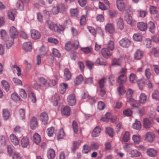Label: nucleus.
Returning a JSON list of instances; mask_svg holds the SVG:
<instances>
[{"instance_id": "38", "label": "nucleus", "mask_w": 159, "mask_h": 159, "mask_svg": "<svg viewBox=\"0 0 159 159\" xmlns=\"http://www.w3.org/2000/svg\"><path fill=\"white\" fill-rule=\"evenodd\" d=\"M70 15L72 17H77L78 15V11L77 8L71 9L70 11Z\"/></svg>"}, {"instance_id": "58", "label": "nucleus", "mask_w": 159, "mask_h": 159, "mask_svg": "<svg viewBox=\"0 0 159 159\" xmlns=\"http://www.w3.org/2000/svg\"><path fill=\"white\" fill-rule=\"evenodd\" d=\"M132 111L129 109H127L123 111L124 115L127 116H131L132 113Z\"/></svg>"}, {"instance_id": "47", "label": "nucleus", "mask_w": 159, "mask_h": 159, "mask_svg": "<svg viewBox=\"0 0 159 159\" xmlns=\"http://www.w3.org/2000/svg\"><path fill=\"white\" fill-rule=\"evenodd\" d=\"M117 89L120 96L123 95L125 93V91L122 84H120V86Z\"/></svg>"}, {"instance_id": "43", "label": "nucleus", "mask_w": 159, "mask_h": 159, "mask_svg": "<svg viewBox=\"0 0 159 159\" xmlns=\"http://www.w3.org/2000/svg\"><path fill=\"white\" fill-rule=\"evenodd\" d=\"M3 115L4 119L7 120L8 119L10 114L9 111L7 109H4L3 111Z\"/></svg>"}, {"instance_id": "48", "label": "nucleus", "mask_w": 159, "mask_h": 159, "mask_svg": "<svg viewBox=\"0 0 159 159\" xmlns=\"http://www.w3.org/2000/svg\"><path fill=\"white\" fill-rule=\"evenodd\" d=\"M132 139L135 144H138L140 142V138L139 136L134 135L132 137Z\"/></svg>"}, {"instance_id": "18", "label": "nucleus", "mask_w": 159, "mask_h": 159, "mask_svg": "<svg viewBox=\"0 0 159 159\" xmlns=\"http://www.w3.org/2000/svg\"><path fill=\"white\" fill-rule=\"evenodd\" d=\"M10 139L11 142L15 145H17L19 143L18 139L14 134H11L10 136Z\"/></svg>"}, {"instance_id": "46", "label": "nucleus", "mask_w": 159, "mask_h": 159, "mask_svg": "<svg viewBox=\"0 0 159 159\" xmlns=\"http://www.w3.org/2000/svg\"><path fill=\"white\" fill-rule=\"evenodd\" d=\"M137 83L139 89L141 90H142L145 86V82L141 79L138 80Z\"/></svg>"}, {"instance_id": "39", "label": "nucleus", "mask_w": 159, "mask_h": 159, "mask_svg": "<svg viewBox=\"0 0 159 159\" xmlns=\"http://www.w3.org/2000/svg\"><path fill=\"white\" fill-rule=\"evenodd\" d=\"M1 84L2 87L7 91H8L9 90V85L6 81L3 80L1 82Z\"/></svg>"}, {"instance_id": "27", "label": "nucleus", "mask_w": 159, "mask_h": 159, "mask_svg": "<svg viewBox=\"0 0 159 159\" xmlns=\"http://www.w3.org/2000/svg\"><path fill=\"white\" fill-rule=\"evenodd\" d=\"M117 6L120 10H122L124 8V3L122 0H117Z\"/></svg>"}, {"instance_id": "34", "label": "nucleus", "mask_w": 159, "mask_h": 159, "mask_svg": "<svg viewBox=\"0 0 159 159\" xmlns=\"http://www.w3.org/2000/svg\"><path fill=\"white\" fill-rule=\"evenodd\" d=\"M33 137L34 143L37 145L41 141L40 135L38 133H35Z\"/></svg>"}, {"instance_id": "59", "label": "nucleus", "mask_w": 159, "mask_h": 159, "mask_svg": "<svg viewBox=\"0 0 159 159\" xmlns=\"http://www.w3.org/2000/svg\"><path fill=\"white\" fill-rule=\"evenodd\" d=\"M90 148L93 150H97L98 148V144L97 143L93 142L91 144Z\"/></svg>"}, {"instance_id": "19", "label": "nucleus", "mask_w": 159, "mask_h": 159, "mask_svg": "<svg viewBox=\"0 0 159 159\" xmlns=\"http://www.w3.org/2000/svg\"><path fill=\"white\" fill-rule=\"evenodd\" d=\"M124 19L127 23L130 24L132 23V17L130 14L126 11L124 15Z\"/></svg>"}, {"instance_id": "37", "label": "nucleus", "mask_w": 159, "mask_h": 159, "mask_svg": "<svg viewBox=\"0 0 159 159\" xmlns=\"http://www.w3.org/2000/svg\"><path fill=\"white\" fill-rule=\"evenodd\" d=\"M65 135V133L63 129H59L57 134V138L58 140L62 139Z\"/></svg>"}, {"instance_id": "61", "label": "nucleus", "mask_w": 159, "mask_h": 159, "mask_svg": "<svg viewBox=\"0 0 159 159\" xmlns=\"http://www.w3.org/2000/svg\"><path fill=\"white\" fill-rule=\"evenodd\" d=\"M106 133L111 137L113 136V130L110 127L106 128Z\"/></svg>"}, {"instance_id": "31", "label": "nucleus", "mask_w": 159, "mask_h": 159, "mask_svg": "<svg viewBox=\"0 0 159 159\" xmlns=\"http://www.w3.org/2000/svg\"><path fill=\"white\" fill-rule=\"evenodd\" d=\"M133 127L134 129H136L140 130L141 128L140 122L139 121L136 120L135 123L133 124Z\"/></svg>"}, {"instance_id": "35", "label": "nucleus", "mask_w": 159, "mask_h": 159, "mask_svg": "<svg viewBox=\"0 0 159 159\" xmlns=\"http://www.w3.org/2000/svg\"><path fill=\"white\" fill-rule=\"evenodd\" d=\"M147 27L148 28L150 32L152 33L154 32L155 26L153 22L150 21L147 25Z\"/></svg>"}, {"instance_id": "11", "label": "nucleus", "mask_w": 159, "mask_h": 159, "mask_svg": "<svg viewBox=\"0 0 159 159\" xmlns=\"http://www.w3.org/2000/svg\"><path fill=\"white\" fill-rule=\"evenodd\" d=\"M137 26L138 29L142 31H146L147 28V25L143 22L138 23Z\"/></svg>"}, {"instance_id": "13", "label": "nucleus", "mask_w": 159, "mask_h": 159, "mask_svg": "<svg viewBox=\"0 0 159 159\" xmlns=\"http://www.w3.org/2000/svg\"><path fill=\"white\" fill-rule=\"evenodd\" d=\"M127 80L126 76L124 75H120L117 80V82L120 84H122L125 82Z\"/></svg>"}, {"instance_id": "25", "label": "nucleus", "mask_w": 159, "mask_h": 159, "mask_svg": "<svg viewBox=\"0 0 159 159\" xmlns=\"http://www.w3.org/2000/svg\"><path fill=\"white\" fill-rule=\"evenodd\" d=\"M64 76L66 80H69L71 78V74L69 70L67 69H65L64 71Z\"/></svg>"}, {"instance_id": "17", "label": "nucleus", "mask_w": 159, "mask_h": 159, "mask_svg": "<svg viewBox=\"0 0 159 159\" xmlns=\"http://www.w3.org/2000/svg\"><path fill=\"white\" fill-rule=\"evenodd\" d=\"M21 144L23 148H27L29 145V142L27 137H24L22 139Z\"/></svg>"}, {"instance_id": "7", "label": "nucleus", "mask_w": 159, "mask_h": 159, "mask_svg": "<svg viewBox=\"0 0 159 159\" xmlns=\"http://www.w3.org/2000/svg\"><path fill=\"white\" fill-rule=\"evenodd\" d=\"M31 36L32 39H39L41 37L40 33L35 30H32L31 31Z\"/></svg>"}, {"instance_id": "28", "label": "nucleus", "mask_w": 159, "mask_h": 159, "mask_svg": "<svg viewBox=\"0 0 159 159\" xmlns=\"http://www.w3.org/2000/svg\"><path fill=\"white\" fill-rule=\"evenodd\" d=\"M130 82L132 83L137 82V77L136 75L133 73L130 74L129 76Z\"/></svg>"}, {"instance_id": "14", "label": "nucleus", "mask_w": 159, "mask_h": 159, "mask_svg": "<svg viewBox=\"0 0 159 159\" xmlns=\"http://www.w3.org/2000/svg\"><path fill=\"white\" fill-rule=\"evenodd\" d=\"M47 23L48 28L52 31L55 32L56 30V27L57 26V24H54L50 20H48L47 21Z\"/></svg>"}, {"instance_id": "33", "label": "nucleus", "mask_w": 159, "mask_h": 159, "mask_svg": "<svg viewBox=\"0 0 159 159\" xmlns=\"http://www.w3.org/2000/svg\"><path fill=\"white\" fill-rule=\"evenodd\" d=\"M121 64V61L120 59L114 58L112 61V66H120Z\"/></svg>"}, {"instance_id": "57", "label": "nucleus", "mask_w": 159, "mask_h": 159, "mask_svg": "<svg viewBox=\"0 0 159 159\" xmlns=\"http://www.w3.org/2000/svg\"><path fill=\"white\" fill-rule=\"evenodd\" d=\"M146 48H149L151 47V41L149 39H147L145 41L144 43Z\"/></svg>"}, {"instance_id": "2", "label": "nucleus", "mask_w": 159, "mask_h": 159, "mask_svg": "<svg viewBox=\"0 0 159 159\" xmlns=\"http://www.w3.org/2000/svg\"><path fill=\"white\" fill-rule=\"evenodd\" d=\"M67 101L69 105L74 106L76 103V99L75 95L72 94L69 95L67 98Z\"/></svg>"}, {"instance_id": "64", "label": "nucleus", "mask_w": 159, "mask_h": 159, "mask_svg": "<svg viewBox=\"0 0 159 159\" xmlns=\"http://www.w3.org/2000/svg\"><path fill=\"white\" fill-rule=\"evenodd\" d=\"M154 55L155 57L159 59V48L158 47L153 48Z\"/></svg>"}, {"instance_id": "50", "label": "nucleus", "mask_w": 159, "mask_h": 159, "mask_svg": "<svg viewBox=\"0 0 159 159\" xmlns=\"http://www.w3.org/2000/svg\"><path fill=\"white\" fill-rule=\"evenodd\" d=\"M152 97L153 99L157 100H159V92L157 90H155L152 94Z\"/></svg>"}, {"instance_id": "60", "label": "nucleus", "mask_w": 159, "mask_h": 159, "mask_svg": "<svg viewBox=\"0 0 159 159\" xmlns=\"http://www.w3.org/2000/svg\"><path fill=\"white\" fill-rule=\"evenodd\" d=\"M72 48L73 45L71 43L70 41H69L65 44V48L67 51L70 50Z\"/></svg>"}, {"instance_id": "36", "label": "nucleus", "mask_w": 159, "mask_h": 159, "mask_svg": "<svg viewBox=\"0 0 159 159\" xmlns=\"http://www.w3.org/2000/svg\"><path fill=\"white\" fill-rule=\"evenodd\" d=\"M67 88V84H66L62 83L60 88V92L61 94H64L65 93L66 89Z\"/></svg>"}, {"instance_id": "44", "label": "nucleus", "mask_w": 159, "mask_h": 159, "mask_svg": "<svg viewBox=\"0 0 159 159\" xmlns=\"http://www.w3.org/2000/svg\"><path fill=\"white\" fill-rule=\"evenodd\" d=\"M81 141L80 140H79L75 142L73 144V148L72 149V151L73 152H75V150L78 148L80 144Z\"/></svg>"}, {"instance_id": "32", "label": "nucleus", "mask_w": 159, "mask_h": 159, "mask_svg": "<svg viewBox=\"0 0 159 159\" xmlns=\"http://www.w3.org/2000/svg\"><path fill=\"white\" fill-rule=\"evenodd\" d=\"M130 103L131 106L133 107L138 108L139 106V102L135 100L134 99L133 100H130L128 101Z\"/></svg>"}, {"instance_id": "10", "label": "nucleus", "mask_w": 159, "mask_h": 159, "mask_svg": "<svg viewBox=\"0 0 159 159\" xmlns=\"http://www.w3.org/2000/svg\"><path fill=\"white\" fill-rule=\"evenodd\" d=\"M23 48L26 52L31 51L32 49L31 43L29 41L25 42L23 44Z\"/></svg>"}, {"instance_id": "53", "label": "nucleus", "mask_w": 159, "mask_h": 159, "mask_svg": "<svg viewBox=\"0 0 159 159\" xmlns=\"http://www.w3.org/2000/svg\"><path fill=\"white\" fill-rule=\"evenodd\" d=\"M145 75L148 80L150 79L151 75V73L150 69L149 68L146 69L144 72Z\"/></svg>"}, {"instance_id": "26", "label": "nucleus", "mask_w": 159, "mask_h": 159, "mask_svg": "<svg viewBox=\"0 0 159 159\" xmlns=\"http://www.w3.org/2000/svg\"><path fill=\"white\" fill-rule=\"evenodd\" d=\"M101 129L98 127L97 126L94 129L92 133L93 137H96L99 135L100 134Z\"/></svg>"}, {"instance_id": "1", "label": "nucleus", "mask_w": 159, "mask_h": 159, "mask_svg": "<svg viewBox=\"0 0 159 159\" xmlns=\"http://www.w3.org/2000/svg\"><path fill=\"white\" fill-rule=\"evenodd\" d=\"M40 118L42 123L44 125L47 124L48 120V114L46 112H43L40 115Z\"/></svg>"}, {"instance_id": "3", "label": "nucleus", "mask_w": 159, "mask_h": 159, "mask_svg": "<svg viewBox=\"0 0 159 159\" xmlns=\"http://www.w3.org/2000/svg\"><path fill=\"white\" fill-rule=\"evenodd\" d=\"M120 45L124 48H128L131 44V41L126 38L121 39L119 42Z\"/></svg>"}, {"instance_id": "24", "label": "nucleus", "mask_w": 159, "mask_h": 159, "mask_svg": "<svg viewBox=\"0 0 159 159\" xmlns=\"http://www.w3.org/2000/svg\"><path fill=\"white\" fill-rule=\"evenodd\" d=\"M61 113L63 115L68 116L70 115V109L67 106L65 107L61 111Z\"/></svg>"}, {"instance_id": "22", "label": "nucleus", "mask_w": 159, "mask_h": 159, "mask_svg": "<svg viewBox=\"0 0 159 159\" xmlns=\"http://www.w3.org/2000/svg\"><path fill=\"white\" fill-rule=\"evenodd\" d=\"M147 97L146 94L144 93H141L139 96V102L142 104H144L147 100Z\"/></svg>"}, {"instance_id": "51", "label": "nucleus", "mask_w": 159, "mask_h": 159, "mask_svg": "<svg viewBox=\"0 0 159 159\" xmlns=\"http://www.w3.org/2000/svg\"><path fill=\"white\" fill-rule=\"evenodd\" d=\"M54 128L51 127L47 129V132L48 135L49 137H52L54 133Z\"/></svg>"}, {"instance_id": "41", "label": "nucleus", "mask_w": 159, "mask_h": 159, "mask_svg": "<svg viewBox=\"0 0 159 159\" xmlns=\"http://www.w3.org/2000/svg\"><path fill=\"white\" fill-rule=\"evenodd\" d=\"M133 39L136 41H141L142 39V36L139 34H135L133 36Z\"/></svg>"}, {"instance_id": "42", "label": "nucleus", "mask_w": 159, "mask_h": 159, "mask_svg": "<svg viewBox=\"0 0 159 159\" xmlns=\"http://www.w3.org/2000/svg\"><path fill=\"white\" fill-rule=\"evenodd\" d=\"M14 41L13 39L9 38V39L6 41V47L7 49H9L11 46L14 43Z\"/></svg>"}, {"instance_id": "8", "label": "nucleus", "mask_w": 159, "mask_h": 159, "mask_svg": "<svg viewBox=\"0 0 159 159\" xmlns=\"http://www.w3.org/2000/svg\"><path fill=\"white\" fill-rule=\"evenodd\" d=\"M147 153L149 156L152 157H155L157 155V151L152 148H149L147 149Z\"/></svg>"}, {"instance_id": "15", "label": "nucleus", "mask_w": 159, "mask_h": 159, "mask_svg": "<svg viewBox=\"0 0 159 159\" xmlns=\"http://www.w3.org/2000/svg\"><path fill=\"white\" fill-rule=\"evenodd\" d=\"M143 126L144 128L149 129L152 126V123L148 119L144 118L143 120Z\"/></svg>"}, {"instance_id": "23", "label": "nucleus", "mask_w": 159, "mask_h": 159, "mask_svg": "<svg viewBox=\"0 0 159 159\" xmlns=\"http://www.w3.org/2000/svg\"><path fill=\"white\" fill-rule=\"evenodd\" d=\"M133 91L131 89H129L127 90L126 93V97L128 99V102L130 100H133Z\"/></svg>"}, {"instance_id": "30", "label": "nucleus", "mask_w": 159, "mask_h": 159, "mask_svg": "<svg viewBox=\"0 0 159 159\" xmlns=\"http://www.w3.org/2000/svg\"><path fill=\"white\" fill-rule=\"evenodd\" d=\"M83 80V78L81 75L77 76L74 80V82L76 85L80 84Z\"/></svg>"}, {"instance_id": "45", "label": "nucleus", "mask_w": 159, "mask_h": 159, "mask_svg": "<svg viewBox=\"0 0 159 159\" xmlns=\"http://www.w3.org/2000/svg\"><path fill=\"white\" fill-rule=\"evenodd\" d=\"M111 114L110 113L107 112L105 115V117L101 119V120L103 122H107L111 117Z\"/></svg>"}, {"instance_id": "29", "label": "nucleus", "mask_w": 159, "mask_h": 159, "mask_svg": "<svg viewBox=\"0 0 159 159\" xmlns=\"http://www.w3.org/2000/svg\"><path fill=\"white\" fill-rule=\"evenodd\" d=\"M55 155L54 151L52 149H49L47 152V157L49 159H53Z\"/></svg>"}, {"instance_id": "5", "label": "nucleus", "mask_w": 159, "mask_h": 159, "mask_svg": "<svg viewBox=\"0 0 159 159\" xmlns=\"http://www.w3.org/2000/svg\"><path fill=\"white\" fill-rule=\"evenodd\" d=\"M155 137V135L152 133L148 132L145 135V139L147 141L151 142L153 141Z\"/></svg>"}, {"instance_id": "62", "label": "nucleus", "mask_w": 159, "mask_h": 159, "mask_svg": "<svg viewBox=\"0 0 159 159\" xmlns=\"http://www.w3.org/2000/svg\"><path fill=\"white\" fill-rule=\"evenodd\" d=\"M109 82L111 85H113L114 82L115 77L113 75H111L108 77Z\"/></svg>"}, {"instance_id": "63", "label": "nucleus", "mask_w": 159, "mask_h": 159, "mask_svg": "<svg viewBox=\"0 0 159 159\" xmlns=\"http://www.w3.org/2000/svg\"><path fill=\"white\" fill-rule=\"evenodd\" d=\"M11 98L13 100L16 102L20 101V98L16 94H12Z\"/></svg>"}, {"instance_id": "55", "label": "nucleus", "mask_w": 159, "mask_h": 159, "mask_svg": "<svg viewBox=\"0 0 159 159\" xmlns=\"http://www.w3.org/2000/svg\"><path fill=\"white\" fill-rule=\"evenodd\" d=\"M39 83L41 86H43L46 83V80L43 77H40L38 78Z\"/></svg>"}, {"instance_id": "4", "label": "nucleus", "mask_w": 159, "mask_h": 159, "mask_svg": "<svg viewBox=\"0 0 159 159\" xmlns=\"http://www.w3.org/2000/svg\"><path fill=\"white\" fill-rule=\"evenodd\" d=\"M10 34L11 38L14 39L18 36V33L16 29L14 26L11 27L10 30Z\"/></svg>"}, {"instance_id": "6", "label": "nucleus", "mask_w": 159, "mask_h": 159, "mask_svg": "<svg viewBox=\"0 0 159 159\" xmlns=\"http://www.w3.org/2000/svg\"><path fill=\"white\" fill-rule=\"evenodd\" d=\"M143 52L140 49H137L134 54V58L135 60H139L142 58Z\"/></svg>"}, {"instance_id": "54", "label": "nucleus", "mask_w": 159, "mask_h": 159, "mask_svg": "<svg viewBox=\"0 0 159 159\" xmlns=\"http://www.w3.org/2000/svg\"><path fill=\"white\" fill-rule=\"evenodd\" d=\"M72 125L74 132L77 133L78 131V126L77 122L74 120L72 122Z\"/></svg>"}, {"instance_id": "16", "label": "nucleus", "mask_w": 159, "mask_h": 159, "mask_svg": "<svg viewBox=\"0 0 159 159\" xmlns=\"http://www.w3.org/2000/svg\"><path fill=\"white\" fill-rule=\"evenodd\" d=\"M102 56L106 58H107L111 56L110 52L107 48H103L101 51Z\"/></svg>"}, {"instance_id": "40", "label": "nucleus", "mask_w": 159, "mask_h": 159, "mask_svg": "<svg viewBox=\"0 0 159 159\" xmlns=\"http://www.w3.org/2000/svg\"><path fill=\"white\" fill-rule=\"evenodd\" d=\"M129 139V132L126 131L124 134L122 139V141L124 142H127Z\"/></svg>"}, {"instance_id": "49", "label": "nucleus", "mask_w": 159, "mask_h": 159, "mask_svg": "<svg viewBox=\"0 0 159 159\" xmlns=\"http://www.w3.org/2000/svg\"><path fill=\"white\" fill-rule=\"evenodd\" d=\"M8 18L10 20L14 21L15 20V15L12 11H8L7 12Z\"/></svg>"}, {"instance_id": "52", "label": "nucleus", "mask_w": 159, "mask_h": 159, "mask_svg": "<svg viewBox=\"0 0 159 159\" xmlns=\"http://www.w3.org/2000/svg\"><path fill=\"white\" fill-rule=\"evenodd\" d=\"M29 96L31 98L32 101L33 103L36 102V99L35 95L34 93L32 91H30L29 92Z\"/></svg>"}, {"instance_id": "9", "label": "nucleus", "mask_w": 159, "mask_h": 159, "mask_svg": "<svg viewBox=\"0 0 159 159\" xmlns=\"http://www.w3.org/2000/svg\"><path fill=\"white\" fill-rule=\"evenodd\" d=\"M38 126L37 119L34 117H33L30 120V126L32 129H35Z\"/></svg>"}, {"instance_id": "12", "label": "nucleus", "mask_w": 159, "mask_h": 159, "mask_svg": "<svg viewBox=\"0 0 159 159\" xmlns=\"http://www.w3.org/2000/svg\"><path fill=\"white\" fill-rule=\"evenodd\" d=\"M105 29L107 31L111 34L113 33L114 31V28L112 24L108 23L105 26Z\"/></svg>"}, {"instance_id": "20", "label": "nucleus", "mask_w": 159, "mask_h": 159, "mask_svg": "<svg viewBox=\"0 0 159 159\" xmlns=\"http://www.w3.org/2000/svg\"><path fill=\"white\" fill-rule=\"evenodd\" d=\"M117 29L120 30H121L124 28L123 21L120 18L117 20Z\"/></svg>"}, {"instance_id": "21", "label": "nucleus", "mask_w": 159, "mask_h": 159, "mask_svg": "<svg viewBox=\"0 0 159 159\" xmlns=\"http://www.w3.org/2000/svg\"><path fill=\"white\" fill-rule=\"evenodd\" d=\"M60 99V98L58 94H55L52 96V100L53 105L55 106H57L58 103V101Z\"/></svg>"}, {"instance_id": "56", "label": "nucleus", "mask_w": 159, "mask_h": 159, "mask_svg": "<svg viewBox=\"0 0 159 159\" xmlns=\"http://www.w3.org/2000/svg\"><path fill=\"white\" fill-rule=\"evenodd\" d=\"M12 155L13 159H23V158L19 154L16 152H13Z\"/></svg>"}]
</instances>
